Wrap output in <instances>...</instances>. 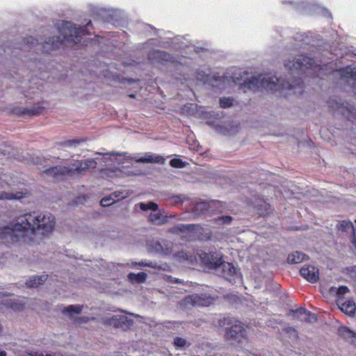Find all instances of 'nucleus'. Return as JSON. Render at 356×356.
Returning <instances> with one entry per match:
<instances>
[{
	"label": "nucleus",
	"mask_w": 356,
	"mask_h": 356,
	"mask_svg": "<svg viewBox=\"0 0 356 356\" xmlns=\"http://www.w3.org/2000/svg\"><path fill=\"white\" fill-rule=\"evenodd\" d=\"M44 110L43 106H33L31 108H19L18 113L21 115H36L40 114Z\"/></svg>",
	"instance_id": "cd10ccee"
},
{
	"label": "nucleus",
	"mask_w": 356,
	"mask_h": 356,
	"mask_svg": "<svg viewBox=\"0 0 356 356\" xmlns=\"http://www.w3.org/2000/svg\"><path fill=\"white\" fill-rule=\"evenodd\" d=\"M186 304L197 307H208L213 304L214 298L209 293H193L185 296L184 299Z\"/></svg>",
	"instance_id": "4468645a"
},
{
	"label": "nucleus",
	"mask_w": 356,
	"mask_h": 356,
	"mask_svg": "<svg viewBox=\"0 0 356 356\" xmlns=\"http://www.w3.org/2000/svg\"><path fill=\"white\" fill-rule=\"evenodd\" d=\"M3 199V197L2 196H0V200H2Z\"/></svg>",
	"instance_id": "052dcab7"
},
{
	"label": "nucleus",
	"mask_w": 356,
	"mask_h": 356,
	"mask_svg": "<svg viewBox=\"0 0 356 356\" xmlns=\"http://www.w3.org/2000/svg\"><path fill=\"white\" fill-rule=\"evenodd\" d=\"M331 291L335 292L339 298L338 299L341 300L343 299L342 296L349 291V289L348 286L342 285L339 286V287H332Z\"/></svg>",
	"instance_id": "ea45409f"
},
{
	"label": "nucleus",
	"mask_w": 356,
	"mask_h": 356,
	"mask_svg": "<svg viewBox=\"0 0 356 356\" xmlns=\"http://www.w3.org/2000/svg\"><path fill=\"white\" fill-rule=\"evenodd\" d=\"M172 199L175 204H182L186 200V197L184 195L179 194L173 195Z\"/></svg>",
	"instance_id": "de8ad7c7"
},
{
	"label": "nucleus",
	"mask_w": 356,
	"mask_h": 356,
	"mask_svg": "<svg viewBox=\"0 0 356 356\" xmlns=\"http://www.w3.org/2000/svg\"><path fill=\"white\" fill-rule=\"evenodd\" d=\"M6 307L12 309L14 311H22L24 308V304L18 300H10L5 304Z\"/></svg>",
	"instance_id": "f704fd0d"
},
{
	"label": "nucleus",
	"mask_w": 356,
	"mask_h": 356,
	"mask_svg": "<svg viewBox=\"0 0 356 356\" xmlns=\"http://www.w3.org/2000/svg\"><path fill=\"white\" fill-rule=\"evenodd\" d=\"M300 275L309 282L314 284L319 279L318 269L312 265H305L300 270Z\"/></svg>",
	"instance_id": "2eb2a0df"
},
{
	"label": "nucleus",
	"mask_w": 356,
	"mask_h": 356,
	"mask_svg": "<svg viewBox=\"0 0 356 356\" xmlns=\"http://www.w3.org/2000/svg\"><path fill=\"white\" fill-rule=\"evenodd\" d=\"M171 216L163 215L162 211L158 209L156 211H152L147 217V220L154 225H163L168 222V218Z\"/></svg>",
	"instance_id": "4be33fe9"
},
{
	"label": "nucleus",
	"mask_w": 356,
	"mask_h": 356,
	"mask_svg": "<svg viewBox=\"0 0 356 356\" xmlns=\"http://www.w3.org/2000/svg\"><path fill=\"white\" fill-rule=\"evenodd\" d=\"M179 281L178 278L175 279V282H177Z\"/></svg>",
	"instance_id": "13d9d810"
},
{
	"label": "nucleus",
	"mask_w": 356,
	"mask_h": 356,
	"mask_svg": "<svg viewBox=\"0 0 356 356\" xmlns=\"http://www.w3.org/2000/svg\"><path fill=\"white\" fill-rule=\"evenodd\" d=\"M293 316L294 318H300V320H307V317L311 316L312 318H316V315L309 311H307L304 307H300L295 310H291Z\"/></svg>",
	"instance_id": "bb28decb"
},
{
	"label": "nucleus",
	"mask_w": 356,
	"mask_h": 356,
	"mask_svg": "<svg viewBox=\"0 0 356 356\" xmlns=\"http://www.w3.org/2000/svg\"><path fill=\"white\" fill-rule=\"evenodd\" d=\"M194 224H177L175 228L181 233L191 232L195 229Z\"/></svg>",
	"instance_id": "58836bf2"
},
{
	"label": "nucleus",
	"mask_w": 356,
	"mask_h": 356,
	"mask_svg": "<svg viewBox=\"0 0 356 356\" xmlns=\"http://www.w3.org/2000/svg\"><path fill=\"white\" fill-rule=\"evenodd\" d=\"M83 140H78V139H72L67 140L60 143V145L63 147H75L77 145H79L81 142Z\"/></svg>",
	"instance_id": "79ce46f5"
},
{
	"label": "nucleus",
	"mask_w": 356,
	"mask_h": 356,
	"mask_svg": "<svg viewBox=\"0 0 356 356\" xmlns=\"http://www.w3.org/2000/svg\"><path fill=\"white\" fill-rule=\"evenodd\" d=\"M130 97L134 98V97H135V95H131Z\"/></svg>",
	"instance_id": "bf43d9fd"
},
{
	"label": "nucleus",
	"mask_w": 356,
	"mask_h": 356,
	"mask_svg": "<svg viewBox=\"0 0 356 356\" xmlns=\"http://www.w3.org/2000/svg\"><path fill=\"white\" fill-rule=\"evenodd\" d=\"M96 154H99V155H110V156H122V155L126 156L127 154H128V153H127V152L120 153V152H114V151L111 152H106V153L97 152Z\"/></svg>",
	"instance_id": "09e8293b"
},
{
	"label": "nucleus",
	"mask_w": 356,
	"mask_h": 356,
	"mask_svg": "<svg viewBox=\"0 0 356 356\" xmlns=\"http://www.w3.org/2000/svg\"><path fill=\"white\" fill-rule=\"evenodd\" d=\"M67 172L66 166L54 165L46 168L42 172L49 177H51L56 180H61L67 176Z\"/></svg>",
	"instance_id": "a211bd4d"
},
{
	"label": "nucleus",
	"mask_w": 356,
	"mask_h": 356,
	"mask_svg": "<svg viewBox=\"0 0 356 356\" xmlns=\"http://www.w3.org/2000/svg\"><path fill=\"white\" fill-rule=\"evenodd\" d=\"M134 266L138 265L140 266H147L154 269H163L160 264L156 261L149 260H141L139 262H133Z\"/></svg>",
	"instance_id": "c9c22d12"
},
{
	"label": "nucleus",
	"mask_w": 356,
	"mask_h": 356,
	"mask_svg": "<svg viewBox=\"0 0 356 356\" xmlns=\"http://www.w3.org/2000/svg\"><path fill=\"white\" fill-rule=\"evenodd\" d=\"M129 281L132 284H142L147 279V274L145 272H139L138 273H129L127 275Z\"/></svg>",
	"instance_id": "393cba45"
},
{
	"label": "nucleus",
	"mask_w": 356,
	"mask_h": 356,
	"mask_svg": "<svg viewBox=\"0 0 356 356\" xmlns=\"http://www.w3.org/2000/svg\"><path fill=\"white\" fill-rule=\"evenodd\" d=\"M314 14H321L323 17H327V18L332 17V15H331V13L330 12V10H328L327 9H326L325 8L320 6L319 5H318V8H316V11L314 13Z\"/></svg>",
	"instance_id": "c03bdc74"
},
{
	"label": "nucleus",
	"mask_w": 356,
	"mask_h": 356,
	"mask_svg": "<svg viewBox=\"0 0 356 356\" xmlns=\"http://www.w3.org/2000/svg\"><path fill=\"white\" fill-rule=\"evenodd\" d=\"M210 209V203L207 201H201L197 202L193 207V212L196 215L204 214L206 211Z\"/></svg>",
	"instance_id": "c756f323"
},
{
	"label": "nucleus",
	"mask_w": 356,
	"mask_h": 356,
	"mask_svg": "<svg viewBox=\"0 0 356 356\" xmlns=\"http://www.w3.org/2000/svg\"><path fill=\"white\" fill-rule=\"evenodd\" d=\"M128 82H129L130 84H131V83H135V80H134V79H128Z\"/></svg>",
	"instance_id": "5fc2aeb1"
},
{
	"label": "nucleus",
	"mask_w": 356,
	"mask_h": 356,
	"mask_svg": "<svg viewBox=\"0 0 356 356\" xmlns=\"http://www.w3.org/2000/svg\"><path fill=\"white\" fill-rule=\"evenodd\" d=\"M115 200L111 197H104L101 200L100 204L102 207H108L113 204Z\"/></svg>",
	"instance_id": "49530a36"
},
{
	"label": "nucleus",
	"mask_w": 356,
	"mask_h": 356,
	"mask_svg": "<svg viewBox=\"0 0 356 356\" xmlns=\"http://www.w3.org/2000/svg\"><path fill=\"white\" fill-rule=\"evenodd\" d=\"M134 159L136 163H143L163 164L165 161V159L163 156L152 152L146 153L144 156H135Z\"/></svg>",
	"instance_id": "aec40b11"
},
{
	"label": "nucleus",
	"mask_w": 356,
	"mask_h": 356,
	"mask_svg": "<svg viewBox=\"0 0 356 356\" xmlns=\"http://www.w3.org/2000/svg\"><path fill=\"white\" fill-rule=\"evenodd\" d=\"M189 47H193L196 54H200L208 51L210 45L208 42L204 41L197 42L195 44L191 40V44H189Z\"/></svg>",
	"instance_id": "2f4dec72"
},
{
	"label": "nucleus",
	"mask_w": 356,
	"mask_h": 356,
	"mask_svg": "<svg viewBox=\"0 0 356 356\" xmlns=\"http://www.w3.org/2000/svg\"><path fill=\"white\" fill-rule=\"evenodd\" d=\"M234 99L232 97H222L219 99L220 106L222 108H228L233 106Z\"/></svg>",
	"instance_id": "4c0bfd02"
},
{
	"label": "nucleus",
	"mask_w": 356,
	"mask_h": 356,
	"mask_svg": "<svg viewBox=\"0 0 356 356\" xmlns=\"http://www.w3.org/2000/svg\"><path fill=\"white\" fill-rule=\"evenodd\" d=\"M92 13L103 24H106L117 25L124 17V11L118 8L95 7L92 8Z\"/></svg>",
	"instance_id": "1a4fd4ad"
},
{
	"label": "nucleus",
	"mask_w": 356,
	"mask_h": 356,
	"mask_svg": "<svg viewBox=\"0 0 356 356\" xmlns=\"http://www.w3.org/2000/svg\"><path fill=\"white\" fill-rule=\"evenodd\" d=\"M274 31L279 34L280 38H282L283 37L284 34L288 31V29L280 26H276L275 27Z\"/></svg>",
	"instance_id": "8fccbe9b"
},
{
	"label": "nucleus",
	"mask_w": 356,
	"mask_h": 356,
	"mask_svg": "<svg viewBox=\"0 0 356 356\" xmlns=\"http://www.w3.org/2000/svg\"><path fill=\"white\" fill-rule=\"evenodd\" d=\"M6 352L3 350L0 349V356H6Z\"/></svg>",
	"instance_id": "864d4df0"
},
{
	"label": "nucleus",
	"mask_w": 356,
	"mask_h": 356,
	"mask_svg": "<svg viewBox=\"0 0 356 356\" xmlns=\"http://www.w3.org/2000/svg\"><path fill=\"white\" fill-rule=\"evenodd\" d=\"M338 112L349 121H356V108L354 105L343 102L337 106Z\"/></svg>",
	"instance_id": "dca6fc26"
},
{
	"label": "nucleus",
	"mask_w": 356,
	"mask_h": 356,
	"mask_svg": "<svg viewBox=\"0 0 356 356\" xmlns=\"http://www.w3.org/2000/svg\"><path fill=\"white\" fill-rule=\"evenodd\" d=\"M175 257L179 261H186L193 264L194 261L198 258L200 262L207 268L211 270H217L222 264L223 254L215 247H204L197 249L195 255L190 252L181 250L175 254Z\"/></svg>",
	"instance_id": "20e7f679"
},
{
	"label": "nucleus",
	"mask_w": 356,
	"mask_h": 356,
	"mask_svg": "<svg viewBox=\"0 0 356 356\" xmlns=\"http://www.w3.org/2000/svg\"><path fill=\"white\" fill-rule=\"evenodd\" d=\"M172 243L163 238L147 241V250L152 255L168 256L172 253Z\"/></svg>",
	"instance_id": "9d476101"
},
{
	"label": "nucleus",
	"mask_w": 356,
	"mask_h": 356,
	"mask_svg": "<svg viewBox=\"0 0 356 356\" xmlns=\"http://www.w3.org/2000/svg\"><path fill=\"white\" fill-rule=\"evenodd\" d=\"M187 163L184 161L179 158H174L170 161V165L172 168H184L186 167Z\"/></svg>",
	"instance_id": "a19ab883"
},
{
	"label": "nucleus",
	"mask_w": 356,
	"mask_h": 356,
	"mask_svg": "<svg viewBox=\"0 0 356 356\" xmlns=\"http://www.w3.org/2000/svg\"><path fill=\"white\" fill-rule=\"evenodd\" d=\"M217 270H220L222 273V276L231 277H236L238 278L241 276V273L238 272V270L235 267L233 263L226 262L224 259H222V264L219 266V268Z\"/></svg>",
	"instance_id": "6ab92c4d"
},
{
	"label": "nucleus",
	"mask_w": 356,
	"mask_h": 356,
	"mask_svg": "<svg viewBox=\"0 0 356 356\" xmlns=\"http://www.w3.org/2000/svg\"><path fill=\"white\" fill-rule=\"evenodd\" d=\"M172 345L177 350H183L186 346H190L191 343L188 342L185 338L181 337H175L173 339Z\"/></svg>",
	"instance_id": "7c9ffc66"
},
{
	"label": "nucleus",
	"mask_w": 356,
	"mask_h": 356,
	"mask_svg": "<svg viewBox=\"0 0 356 356\" xmlns=\"http://www.w3.org/2000/svg\"><path fill=\"white\" fill-rule=\"evenodd\" d=\"M332 54L337 58L336 63L337 68L334 72L339 76L340 79L346 82L351 81L350 87L353 92L356 93V66L354 65H348L345 67H337L338 64H343V60L350 61L356 56V48L353 46H341L339 49L334 47H331Z\"/></svg>",
	"instance_id": "39448f33"
},
{
	"label": "nucleus",
	"mask_w": 356,
	"mask_h": 356,
	"mask_svg": "<svg viewBox=\"0 0 356 356\" xmlns=\"http://www.w3.org/2000/svg\"><path fill=\"white\" fill-rule=\"evenodd\" d=\"M293 40L301 43V45H307L310 48L321 47L323 42L322 36L312 32L302 33L298 32L293 35Z\"/></svg>",
	"instance_id": "f8f14e48"
},
{
	"label": "nucleus",
	"mask_w": 356,
	"mask_h": 356,
	"mask_svg": "<svg viewBox=\"0 0 356 356\" xmlns=\"http://www.w3.org/2000/svg\"><path fill=\"white\" fill-rule=\"evenodd\" d=\"M320 65L319 60L314 56L301 54L292 60H285L284 68L288 74L284 77L277 74L271 76L261 74L252 76L243 81L241 88L253 90L265 88L286 96L291 91L302 89L304 83L300 76L305 70L318 68Z\"/></svg>",
	"instance_id": "f03ea898"
},
{
	"label": "nucleus",
	"mask_w": 356,
	"mask_h": 356,
	"mask_svg": "<svg viewBox=\"0 0 356 356\" xmlns=\"http://www.w3.org/2000/svg\"><path fill=\"white\" fill-rule=\"evenodd\" d=\"M149 60L157 63H169L179 72V74H185L192 67V60L185 56H174L160 49H152L147 54Z\"/></svg>",
	"instance_id": "423d86ee"
},
{
	"label": "nucleus",
	"mask_w": 356,
	"mask_h": 356,
	"mask_svg": "<svg viewBox=\"0 0 356 356\" xmlns=\"http://www.w3.org/2000/svg\"><path fill=\"white\" fill-rule=\"evenodd\" d=\"M346 273L352 278H356V265L346 267Z\"/></svg>",
	"instance_id": "a18cd8bd"
},
{
	"label": "nucleus",
	"mask_w": 356,
	"mask_h": 356,
	"mask_svg": "<svg viewBox=\"0 0 356 356\" xmlns=\"http://www.w3.org/2000/svg\"><path fill=\"white\" fill-rule=\"evenodd\" d=\"M116 193H117V192H115V193H114V194L115 195V197H118V200H120V199H124V198H125V197H126V196H124V195H116Z\"/></svg>",
	"instance_id": "603ef678"
},
{
	"label": "nucleus",
	"mask_w": 356,
	"mask_h": 356,
	"mask_svg": "<svg viewBox=\"0 0 356 356\" xmlns=\"http://www.w3.org/2000/svg\"><path fill=\"white\" fill-rule=\"evenodd\" d=\"M97 165V161L94 159H87L85 160H77L70 163L67 167V176L72 177L74 175H80L86 172L90 168H96Z\"/></svg>",
	"instance_id": "ddd939ff"
},
{
	"label": "nucleus",
	"mask_w": 356,
	"mask_h": 356,
	"mask_svg": "<svg viewBox=\"0 0 356 356\" xmlns=\"http://www.w3.org/2000/svg\"><path fill=\"white\" fill-rule=\"evenodd\" d=\"M356 222V220H355ZM351 236H350V242L353 244L354 248L356 250V230L355 228H354V231L351 232Z\"/></svg>",
	"instance_id": "3c124183"
},
{
	"label": "nucleus",
	"mask_w": 356,
	"mask_h": 356,
	"mask_svg": "<svg viewBox=\"0 0 356 356\" xmlns=\"http://www.w3.org/2000/svg\"><path fill=\"white\" fill-rule=\"evenodd\" d=\"M99 262L100 263L101 266H103L102 263H105V261L103 259H101Z\"/></svg>",
	"instance_id": "6e6d98bb"
},
{
	"label": "nucleus",
	"mask_w": 356,
	"mask_h": 356,
	"mask_svg": "<svg viewBox=\"0 0 356 356\" xmlns=\"http://www.w3.org/2000/svg\"><path fill=\"white\" fill-rule=\"evenodd\" d=\"M307 259L308 257L303 252L295 251L288 255L287 261L289 264H294L301 263Z\"/></svg>",
	"instance_id": "a878e982"
},
{
	"label": "nucleus",
	"mask_w": 356,
	"mask_h": 356,
	"mask_svg": "<svg viewBox=\"0 0 356 356\" xmlns=\"http://www.w3.org/2000/svg\"><path fill=\"white\" fill-rule=\"evenodd\" d=\"M144 29L145 31H148L149 29L154 30L156 36L160 39H164V43L161 45L163 47V49L178 51L184 48H188L189 44H191V36L188 34L185 35H174L172 31L159 29L149 24H145Z\"/></svg>",
	"instance_id": "6e6552de"
},
{
	"label": "nucleus",
	"mask_w": 356,
	"mask_h": 356,
	"mask_svg": "<svg viewBox=\"0 0 356 356\" xmlns=\"http://www.w3.org/2000/svg\"><path fill=\"white\" fill-rule=\"evenodd\" d=\"M136 206L143 211H156L159 209V204L152 200L148 202H140Z\"/></svg>",
	"instance_id": "c85d7f7f"
},
{
	"label": "nucleus",
	"mask_w": 356,
	"mask_h": 356,
	"mask_svg": "<svg viewBox=\"0 0 356 356\" xmlns=\"http://www.w3.org/2000/svg\"><path fill=\"white\" fill-rule=\"evenodd\" d=\"M233 220V217L227 214L220 215L213 219L214 224L217 226L229 225Z\"/></svg>",
	"instance_id": "473e14b6"
},
{
	"label": "nucleus",
	"mask_w": 356,
	"mask_h": 356,
	"mask_svg": "<svg viewBox=\"0 0 356 356\" xmlns=\"http://www.w3.org/2000/svg\"><path fill=\"white\" fill-rule=\"evenodd\" d=\"M55 217L49 212L33 211L19 216L15 222L0 227V239L17 243L21 238H31L36 233L51 234L55 227Z\"/></svg>",
	"instance_id": "7ed1b4c3"
},
{
	"label": "nucleus",
	"mask_w": 356,
	"mask_h": 356,
	"mask_svg": "<svg viewBox=\"0 0 356 356\" xmlns=\"http://www.w3.org/2000/svg\"><path fill=\"white\" fill-rule=\"evenodd\" d=\"M337 305L339 309L346 315L353 316L355 314L356 305L353 300L349 299L343 301V299H338Z\"/></svg>",
	"instance_id": "412c9836"
},
{
	"label": "nucleus",
	"mask_w": 356,
	"mask_h": 356,
	"mask_svg": "<svg viewBox=\"0 0 356 356\" xmlns=\"http://www.w3.org/2000/svg\"><path fill=\"white\" fill-rule=\"evenodd\" d=\"M338 334L344 340H350L353 345L356 346V332L348 327L345 325L339 327Z\"/></svg>",
	"instance_id": "5701e85b"
},
{
	"label": "nucleus",
	"mask_w": 356,
	"mask_h": 356,
	"mask_svg": "<svg viewBox=\"0 0 356 356\" xmlns=\"http://www.w3.org/2000/svg\"><path fill=\"white\" fill-rule=\"evenodd\" d=\"M281 3L285 8L302 14L314 15L318 8V4L309 0H281Z\"/></svg>",
	"instance_id": "9b49d317"
},
{
	"label": "nucleus",
	"mask_w": 356,
	"mask_h": 356,
	"mask_svg": "<svg viewBox=\"0 0 356 356\" xmlns=\"http://www.w3.org/2000/svg\"><path fill=\"white\" fill-rule=\"evenodd\" d=\"M337 227L338 230L341 231L342 232H346L349 229H351L352 232L354 231L355 228L352 222L346 220H342L341 222H339L337 225Z\"/></svg>",
	"instance_id": "e433bc0d"
},
{
	"label": "nucleus",
	"mask_w": 356,
	"mask_h": 356,
	"mask_svg": "<svg viewBox=\"0 0 356 356\" xmlns=\"http://www.w3.org/2000/svg\"><path fill=\"white\" fill-rule=\"evenodd\" d=\"M175 323H176L175 322H168V324H170V325H171V324H175Z\"/></svg>",
	"instance_id": "4d7b16f0"
},
{
	"label": "nucleus",
	"mask_w": 356,
	"mask_h": 356,
	"mask_svg": "<svg viewBox=\"0 0 356 356\" xmlns=\"http://www.w3.org/2000/svg\"><path fill=\"white\" fill-rule=\"evenodd\" d=\"M111 325L115 327L129 329L134 323V320L124 315H114L108 321Z\"/></svg>",
	"instance_id": "f3484780"
},
{
	"label": "nucleus",
	"mask_w": 356,
	"mask_h": 356,
	"mask_svg": "<svg viewBox=\"0 0 356 356\" xmlns=\"http://www.w3.org/2000/svg\"><path fill=\"white\" fill-rule=\"evenodd\" d=\"M164 43V39L158 38H149L147 40L146 44L149 45L155 46L157 47H160L163 49V47L161 46Z\"/></svg>",
	"instance_id": "37998d69"
},
{
	"label": "nucleus",
	"mask_w": 356,
	"mask_h": 356,
	"mask_svg": "<svg viewBox=\"0 0 356 356\" xmlns=\"http://www.w3.org/2000/svg\"><path fill=\"white\" fill-rule=\"evenodd\" d=\"M83 306L81 305H70L65 307L63 313L67 315L79 314L83 310Z\"/></svg>",
	"instance_id": "72a5a7b5"
},
{
	"label": "nucleus",
	"mask_w": 356,
	"mask_h": 356,
	"mask_svg": "<svg viewBox=\"0 0 356 356\" xmlns=\"http://www.w3.org/2000/svg\"><path fill=\"white\" fill-rule=\"evenodd\" d=\"M93 29L91 19L83 26L67 21L59 35L49 36L42 42H39L32 36L21 38L14 45H6L3 49V54L9 56L8 58L15 64H23L36 74L37 71L44 72L48 69L42 54H51L63 47L65 42L80 44L91 56L97 55L101 50L102 39L97 35L93 38H83V36L90 35Z\"/></svg>",
	"instance_id": "f257e3e1"
},
{
	"label": "nucleus",
	"mask_w": 356,
	"mask_h": 356,
	"mask_svg": "<svg viewBox=\"0 0 356 356\" xmlns=\"http://www.w3.org/2000/svg\"><path fill=\"white\" fill-rule=\"evenodd\" d=\"M47 275H33L29 278L25 282L28 288H36L42 285L47 280Z\"/></svg>",
	"instance_id": "b1692460"
},
{
	"label": "nucleus",
	"mask_w": 356,
	"mask_h": 356,
	"mask_svg": "<svg viewBox=\"0 0 356 356\" xmlns=\"http://www.w3.org/2000/svg\"><path fill=\"white\" fill-rule=\"evenodd\" d=\"M219 329L224 332L226 341L231 343H242L246 338L243 323L232 316H223L218 321Z\"/></svg>",
	"instance_id": "0eeeda50"
}]
</instances>
